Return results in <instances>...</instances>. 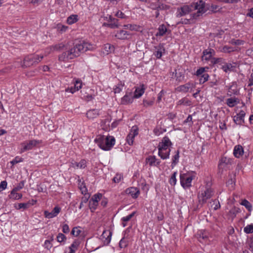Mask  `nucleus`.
I'll return each mask as SVG.
<instances>
[{
    "label": "nucleus",
    "instance_id": "obj_1",
    "mask_svg": "<svg viewBox=\"0 0 253 253\" xmlns=\"http://www.w3.org/2000/svg\"><path fill=\"white\" fill-rule=\"evenodd\" d=\"M95 44L88 42L83 41L80 42L69 50L63 52L59 56V60L63 62H68L69 60L79 56L81 53L87 50H93L96 48Z\"/></svg>",
    "mask_w": 253,
    "mask_h": 253
},
{
    "label": "nucleus",
    "instance_id": "obj_2",
    "mask_svg": "<svg viewBox=\"0 0 253 253\" xmlns=\"http://www.w3.org/2000/svg\"><path fill=\"white\" fill-rule=\"evenodd\" d=\"M172 143L167 136H165L158 146V155L163 160L169 159V157L170 149Z\"/></svg>",
    "mask_w": 253,
    "mask_h": 253
},
{
    "label": "nucleus",
    "instance_id": "obj_3",
    "mask_svg": "<svg viewBox=\"0 0 253 253\" xmlns=\"http://www.w3.org/2000/svg\"><path fill=\"white\" fill-rule=\"evenodd\" d=\"M94 141L101 149L108 151L115 145V139L112 136H105L99 135L96 136Z\"/></svg>",
    "mask_w": 253,
    "mask_h": 253
},
{
    "label": "nucleus",
    "instance_id": "obj_4",
    "mask_svg": "<svg viewBox=\"0 0 253 253\" xmlns=\"http://www.w3.org/2000/svg\"><path fill=\"white\" fill-rule=\"evenodd\" d=\"M213 190L210 187L202 186L198 194V202L201 205L205 204L208 199H210L213 195Z\"/></svg>",
    "mask_w": 253,
    "mask_h": 253
},
{
    "label": "nucleus",
    "instance_id": "obj_5",
    "mask_svg": "<svg viewBox=\"0 0 253 253\" xmlns=\"http://www.w3.org/2000/svg\"><path fill=\"white\" fill-rule=\"evenodd\" d=\"M195 173H184L180 175V182L181 186L184 189H188L191 186L193 179L195 178Z\"/></svg>",
    "mask_w": 253,
    "mask_h": 253
},
{
    "label": "nucleus",
    "instance_id": "obj_6",
    "mask_svg": "<svg viewBox=\"0 0 253 253\" xmlns=\"http://www.w3.org/2000/svg\"><path fill=\"white\" fill-rule=\"evenodd\" d=\"M43 55H29L24 58L22 66L28 67L37 64L43 59Z\"/></svg>",
    "mask_w": 253,
    "mask_h": 253
},
{
    "label": "nucleus",
    "instance_id": "obj_7",
    "mask_svg": "<svg viewBox=\"0 0 253 253\" xmlns=\"http://www.w3.org/2000/svg\"><path fill=\"white\" fill-rule=\"evenodd\" d=\"M42 143L41 140L33 139L26 141L21 144L22 147L20 150V153L31 150Z\"/></svg>",
    "mask_w": 253,
    "mask_h": 253
},
{
    "label": "nucleus",
    "instance_id": "obj_8",
    "mask_svg": "<svg viewBox=\"0 0 253 253\" xmlns=\"http://www.w3.org/2000/svg\"><path fill=\"white\" fill-rule=\"evenodd\" d=\"M212 62L217 63L225 72L228 73L234 70L235 66L230 63H226L222 58H219L217 59H213Z\"/></svg>",
    "mask_w": 253,
    "mask_h": 253
},
{
    "label": "nucleus",
    "instance_id": "obj_9",
    "mask_svg": "<svg viewBox=\"0 0 253 253\" xmlns=\"http://www.w3.org/2000/svg\"><path fill=\"white\" fill-rule=\"evenodd\" d=\"M203 55L202 57V61L207 63L210 62V64H216L212 62L213 59H217V58H215L213 57V56L215 55V51L213 49H207L203 51Z\"/></svg>",
    "mask_w": 253,
    "mask_h": 253
},
{
    "label": "nucleus",
    "instance_id": "obj_10",
    "mask_svg": "<svg viewBox=\"0 0 253 253\" xmlns=\"http://www.w3.org/2000/svg\"><path fill=\"white\" fill-rule=\"evenodd\" d=\"M194 5V8L197 10L196 14H192L194 18L200 16L207 11L208 8L206 6L205 2L202 0L195 3Z\"/></svg>",
    "mask_w": 253,
    "mask_h": 253
},
{
    "label": "nucleus",
    "instance_id": "obj_11",
    "mask_svg": "<svg viewBox=\"0 0 253 253\" xmlns=\"http://www.w3.org/2000/svg\"><path fill=\"white\" fill-rule=\"evenodd\" d=\"M192 6L184 5L177 9L176 16L177 17H180L188 14L192 10Z\"/></svg>",
    "mask_w": 253,
    "mask_h": 253
},
{
    "label": "nucleus",
    "instance_id": "obj_12",
    "mask_svg": "<svg viewBox=\"0 0 253 253\" xmlns=\"http://www.w3.org/2000/svg\"><path fill=\"white\" fill-rule=\"evenodd\" d=\"M102 194H96L94 195L89 202V207L91 211H94L97 206L98 202L101 200L102 197Z\"/></svg>",
    "mask_w": 253,
    "mask_h": 253
},
{
    "label": "nucleus",
    "instance_id": "obj_13",
    "mask_svg": "<svg viewBox=\"0 0 253 253\" xmlns=\"http://www.w3.org/2000/svg\"><path fill=\"white\" fill-rule=\"evenodd\" d=\"M138 134V130L136 127H133L130 130L129 134L126 137V141L127 143L131 145L133 144V139L135 136Z\"/></svg>",
    "mask_w": 253,
    "mask_h": 253
},
{
    "label": "nucleus",
    "instance_id": "obj_14",
    "mask_svg": "<svg viewBox=\"0 0 253 253\" xmlns=\"http://www.w3.org/2000/svg\"><path fill=\"white\" fill-rule=\"evenodd\" d=\"M245 116V112L241 110L236 115L234 116V122L237 124L241 125L244 123V117Z\"/></svg>",
    "mask_w": 253,
    "mask_h": 253
},
{
    "label": "nucleus",
    "instance_id": "obj_15",
    "mask_svg": "<svg viewBox=\"0 0 253 253\" xmlns=\"http://www.w3.org/2000/svg\"><path fill=\"white\" fill-rule=\"evenodd\" d=\"M61 208L58 206L54 207L53 210L51 211H44V215L45 217L48 218H51L56 216L60 212Z\"/></svg>",
    "mask_w": 253,
    "mask_h": 253
},
{
    "label": "nucleus",
    "instance_id": "obj_16",
    "mask_svg": "<svg viewBox=\"0 0 253 253\" xmlns=\"http://www.w3.org/2000/svg\"><path fill=\"white\" fill-rule=\"evenodd\" d=\"M126 193L128 195H130L133 198H137L140 192L138 189L136 187H130L126 190Z\"/></svg>",
    "mask_w": 253,
    "mask_h": 253
},
{
    "label": "nucleus",
    "instance_id": "obj_17",
    "mask_svg": "<svg viewBox=\"0 0 253 253\" xmlns=\"http://www.w3.org/2000/svg\"><path fill=\"white\" fill-rule=\"evenodd\" d=\"M106 19L108 21V23H104L103 25L104 26H108L111 28H115L118 27L117 23V20L113 18L111 16L106 17Z\"/></svg>",
    "mask_w": 253,
    "mask_h": 253
},
{
    "label": "nucleus",
    "instance_id": "obj_18",
    "mask_svg": "<svg viewBox=\"0 0 253 253\" xmlns=\"http://www.w3.org/2000/svg\"><path fill=\"white\" fill-rule=\"evenodd\" d=\"M165 51V47L162 44H160L158 46H155V51L154 55L158 59L160 58L163 53Z\"/></svg>",
    "mask_w": 253,
    "mask_h": 253
},
{
    "label": "nucleus",
    "instance_id": "obj_19",
    "mask_svg": "<svg viewBox=\"0 0 253 253\" xmlns=\"http://www.w3.org/2000/svg\"><path fill=\"white\" fill-rule=\"evenodd\" d=\"M133 96L131 92L126 93V95L121 98V103L123 105H127L133 102Z\"/></svg>",
    "mask_w": 253,
    "mask_h": 253
},
{
    "label": "nucleus",
    "instance_id": "obj_20",
    "mask_svg": "<svg viewBox=\"0 0 253 253\" xmlns=\"http://www.w3.org/2000/svg\"><path fill=\"white\" fill-rule=\"evenodd\" d=\"M244 154V149L242 146L240 145H236L233 150V155L237 158H240Z\"/></svg>",
    "mask_w": 253,
    "mask_h": 253
},
{
    "label": "nucleus",
    "instance_id": "obj_21",
    "mask_svg": "<svg viewBox=\"0 0 253 253\" xmlns=\"http://www.w3.org/2000/svg\"><path fill=\"white\" fill-rule=\"evenodd\" d=\"M100 110L96 109H91L86 113V116L89 119L97 118L100 115Z\"/></svg>",
    "mask_w": 253,
    "mask_h": 253
},
{
    "label": "nucleus",
    "instance_id": "obj_22",
    "mask_svg": "<svg viewBox=\"0 0 253 253\" xmlns=\"http://www.w3.org/2000/svg\"><path fill=\"white\" fill-rule=\"evenodd\" d=\"M194 87V84L192 83H187L185 84L180 85L177 88V90L179 92H188L190 89Z\"/></svg>",
    "mask_w": 253,
    "mask_h": 253
},
{
    "label": "nucleus",
    "instance_id": "obj_23",
    "mask_svg": "<svg viewBox=\"0 0 253 253\" xmlns=\"http://www.w3.org/2000/svg\"><path fill=\"white\" fill-rule=\"evenodd\" d=\"M82 83L81 80H77L75 83L74 87H71L67 89L66 90V91H69L72 93H74L76 91L79 90L80 89L82 88Z\"/></svg>",
    "mask_w": 253,
    "mask_h": 253
},
{
    "label": "nucleus",
    "instance_id": "obj_24",
    "mask_svg": "<svg viewBox=\"0 0 253 253\" xmlns=\"http://www.w3.org/2000/svg\"><path fill=\"white\" fill-rule=\"evenodd\" d=\"M199 241L202 243H208L209 238V233L206 231H201L199 234Z\"/></svg>",
    "mask_w": 253,
    "mask_h": 253
},
{
    "label": "nucleus",
    "instance_id": "obj_25",
    "mask_svg": "<svg viewBox=\"0 0 253 253\" xmlns=\"http://www.w3.org/2000/svg\"><path fill=\"white\" fill-rule=\"evenodd\" d=\"M145 89V88L143 84L137 87L134 91L133 97L138 98L141 97L144 93Z\"/></svg>",
    "mask_w": 253,
    "mask_h": 253
},
{
    "label": "nucleus",
    "instance_id": "obj_26",
    "mask_svg": "<svg viewBox=\"0 0 253 253\" xmlns=\"http://www.w3.org/2000/svg\"><path fill=\"white\" fill-rule=\"evenodd\" d=\"M115 36L119 39L125 40L128 38L130 36V34L127 31L124 30H121L117 32Z\"/></svg>",
    "mask_w": 253,
    "mask_h": 253
},
{
    "label": "nucleus",
    "instance_id": "obj_27",
    "mask_svg": "<svg viewBox=\"0 0 253 253\" xmlns=\"http://www.w3.org/2000/svg\"><path fill=\"white\" fill-rule=\"evenodd\" d=\"M71 167L74 169H84L86 167V162L84 160H82L79 163H72Z\"/></svg>",
    "mask_w": 253,
    "mask_h": 253
},
{
    "label": "nucleus",
    "instance_id": "obj_28",
    "mask_svg": "<svg viewBox=\"0 0 253 253\" xmlns=\"http://www.w3.org/2000/svg\"><path fill=\"white\" fill-rule=\"evenodd\" d=\"M115 47L113 45L107 43L104 44L103 48V53L104 54L108 55L114 51Z\"/></svg>",
    "mask_w": 253,
    "mask_h": 253
},
{
    "label": "nucleus",
    "instance_id": "obj_29",
    "mask_svg": "<svg viewBox=\"0 0 253 253\" xmlns=\"http://www.w3.org/2000/svg\"><path fill=\"white\" fill-rule=\"evenodd\" d=\"M167 31V28H166V26L165 25H164V24L161 25L159 26L158 29V32L156 33V36L157 37L163 36L166 34Z\"/></svg>",
    "mask_w": 253,
    "mask_h": 253
},
{
    "label": "nucleus",
    "instance_id": "obj_30",
    "mask_svg": "<svg viewBox=\"0 0 253 253\" xmlns=\"http://www.w3.org/2000/svg\"><path fill=\"white\" fill-rule=\"evenodd\" d=\"M53 235H52L50 237H49V239L46 240L44 241V244L43 245V247L45 249H47V250H50L53 246L52 242L53 241Z\"/></svg>",
    "mask_w": 253,
    "mask_h": 253
},
{
    "label": "nucleus",
    "instance_id": "obj_31",
    "mask_svg": "<svg viewBox=\"0 0 253 253\" xmlns=\"http://www.w3.org/2000/svg\"><path fill=\"white\" fill-rule=\"evenodd\" d=\"M239 102L236 98H229L226 100V104L230 107H233Z\"/></svg>",
    "mask_w": 253,
    "mask_h": 253
},
{
    "label": "nucleus",
    "instance_id": "obj_32",
    "mask_svg": "<svg viewBox=\"0 0 253 253\" xmlns=\"http://www.w3.org/2000/svg\"><path fill=\"white\" fill-rule=\"evenodd\" d=\"M162 6L159 0H151L150 2L149 6L153 9L161 8Z\"/></svg>",
    "mask_w": 253,
    "mask_h": 253
},
{
    "label": "nucleus",
    "instance_id": "obj_33",
    "mask_svg": "<svg viewBox=\"0 0 253 253\" xmlns=\"http://www.w3.org/2000/svg\"><path fill=\"white\" fill-rule=\"evenodd\" d=\"M16 190H15V189H13L9 195V198L10 199H13V200H18L20 199L22 197V195L20 193H17Z\"/></svg>",
    "mask_w": 253,
    "mask_h": 253
},
{
    "label": "nucleus",
    "instance_id": "obj_34",
    "mask_svg": "<svg viewBox=\"0 0 253 253\" xmlns=\"http://www.w3.org/2000/svg\"><path fill=\"white\" fill-rule=\"evenodd\" d=\"M135 212L134 211V212H132L131 214L126 216L123 217L122 218V219H121L122 221V224L123 227H125L126 226L127 222L129 221L130 220V219L135 215Z\"/></svg>",
    "mask_w": 253,
    "mask_h": 253
},
{
    "label": "nucleus",
    "instance_id": "obj_35",
    "mask_svg": "<svg viewBox=\"0 0 253 253\" xmlns=\"http://www.w3.org/2000/svg\"><path fill=\"white\" fill-rule=\"evenodd\" d=\"M179 152L178 150H177L175 152V155L172 158V163L171 166L172 167H174L179 161Z\"/></svg>",
    "mask_w": 253,
    "mask_h": 253
},
{
    "label": "nucleus",
    "instance_id": "obj_36",
    "mask_svg": "<svg viewBox=\"0 0 253 253\" xmlns=\"http://www.w3.org/2000/svg\"><path fill=\"white\" fill-rule=\"evenodd\" d=\"M237 49L232 46L225 45L221 49V51L224 53H230L231 52L237 50Z\"/></svg>",
    "mask_w": 253,
    "mask_h": 253
},
{
    "label": "nucleus",
    "instance_id": "obj_37",
    "mask_svg": "<svg viewBox=\"0 0 253 253\" xmlns=\"http://www.w3.org/2000/svg\"><path fill=\"white\" fill-rule=\"evenodd\" d=\"M78 21V16L77 15H72L68 17L67 23L71 25L76 23Z\"/></svg>",
    "mask_w": 253,
    "mask_h": 253
},
{
    "label": "nucleus",
    "instance_id": "obj_38",
    "mask_svg": "<svg viewBox=\"0 0 253 253\" xmlns=\"http://www.w3.org/2000/svg\"><path fill=\"white\" fill-rule=\"evenodd\" d=\"M156 158L154 156L148 157L146 159V163L150 166H155Z\"/></svg>",
    "mask_w": 253,
    "mask_h": 253
},
{
    "label": "nucleus",
    "instance_id": "obj_39",
    "mask_svg": "<svg viewBox=\"0 0 253 253\" xmlns=\"http://www.w3.org/2000/svg\"><path fill=\"white\" fill-rule=\"evenodd\" d=\"M185 105V106H190L191 105V102L186 98H183L182 99L179 100L177 103V105Z\"/></svg>",
    "mask_w": 253,
    "mask_h": 253
},
{
    "label": "nucleus",
    "instance_id": "obj_40",
    "mask_svg": "<svg viewBox=\"0 0 253 253\" xmlns=\"http://www.w3.org/2000/svg\"><path fill=\"white\" fill-rule=\"evenodd\" d=\"M232 162V159L226 157H223L220 160V165L223 164L225 165L231 164Z\"/></svg>",
    "mask_w": 253,
    "mask_h": 253
},
{
    "label": "nucleus",
    "instance_id": "obj_41",
    "mask_svg": "<svg viewBox=\"0 0 253 253\" xmlns=\"http://www.w3.org/2000/svg\"><path fill=\"white\" fill-rule=\"evenodd\" d=\"M79 245V243L77 241H74L69 247L70 253H75L76 251L77 250L78 247Z\"/></svg>",
    "mask_w": 253,
    "mask_h": 253
},
{
    "label": "nucleus",
    "instance_id": "obj_42",
    "mask_svg": "<svg viewBox=\"0 0 253 253\" xmlns=\"http://www.w3.org/2000/svg\"><path fill=\"white\" fill-rule=\"evenodd\" d=\"M177 175V172H174L171 175L169 180V183L172 186H174L176 184L177 180L176 178V176Z\"/></svg>",
    "mask_w": 253,
    "mask_h": 253
},
{
    "label": "nucleus",
    "instance_id": "obj_43",
    "mask_svg": "<svg viewBox=\"0 0 253 253\" xmlns=\"http://www.w3.org/2000/svg\"><path fill=\"white\" fill-rule=\"evenodd\" d=\"M244 231L246 234L253 233V224L247 225L244 228Z\"/></svg>",
    "mask_w": 253,
    "mask_h": 253
},
{
    "label": "nucleus",
    "instance_id": "obj_44",
    "mask_svg": "<svg viewBox=\"0 0 253 253\" xmlns=\"http://www.w3.org/2000/svg\"><path fill=\"white\" fill-rule=\"evenodd\" d=\"M126 29H129L131 31H137L139 27L136 25L127 24L124 26Z\"/></svg>",
    "mask_w": 253,
    "mask_h": 253
},
{
    "label": "nucleus",
    "instance_id": "obj_45",
    "mask_svg": "<svg viewBox=\"0 0 253 253\" xmlns=\"http://www.w3.org/2000/svg\"><path fill=\"white\" fill-rule=\"evenodd\" d=\"M57 241L59 243L65 242L66 240V236L62 233H59L56 237Z\"/></svg>",
    "mask_w": 253,
    "mask_h": 253
},
{
    "label": "nucleus",
    "instance_id": "obj_46",
    "mask_svg": "<svg viewBox=\"0 0 253 253\" xmlns=\"http://www.w3.org/2000/svg\"><path fill=\"white\" fill-rule=\"evenodd\" d=\"M81 232V230L80 229V227H75L72 229L71 231V234L74 236L77 237L80 235Z\"/></svg>",
    "mask_w": 253,
    "mask_h": 253
},
{
    "label": "nucleus",
    "instance_id": "obj_47",
    "mask_svg": "<svg viewBox=\"0 0 253 253\" xmlns=\"http://www.w3.org/2000/svg\"><path fill=\"white\" fill-rule=\"evenodd\" d=\"M209 78V76L207 73L204 74L200 77V78L199 79L200 83L204 84L208 80Z\"/></svg>",
    "mask_w": 253,
    "mask_h": 253
},
{
    "label": "nucleus",
    "instance_id": "obj_48",
    "mask_svg": "<svg viewBox=\"0 0 253 253\" xmlns=\"http://www.w3.org/2000/svg\"><path fill=\"white\" fill-rule=\"evenodd\" d=\"M241 205L245 206L249 211H251L252 208V206L250 203L246 200H244L241 202Z\"/></svg>",
    "mask_w": 253,
    "mask_h": 253
},
{
    "label": "nucleus",
    "instance_id": "obj_49",
    "mask_svg": "<svg viewBox=\"0 0 253 253\" xmlns=\"http://www.w3.org/2000/svg\"><path fill=\"white\" fill-rule=\"evenodd\" d=\"M235 183V180L234 175L232 177H231L227 182V184L230 188H233Z\"/></svg>",
    "mask_w": 253,
    "mask_h": 253
},
{
    "label": "nucleus",
    "instance_id": "obj_50",
    "mask_svg": "<svg viewBox=\"0 0 253 253\" xmlns=\"http://www.w3.org/2000/svg\"><path fill=\"white\" fill-rule=\"evenodd\" d=\"M154 102V99L152 100H143V104L144 106L147 107L153 105Z\"/></svg>",
    "mask_w": 253,
    "mask_h": 253
},
{
    "label": "nucleus",
    "instance_id": "obj_51",
    "mask_svg": "<svg viewBox=\"0 0 253 253\" xmlns=\"http://www.w3.org/2000/svg\"><path fill=\"white\" fill-rule=\"evenodd\" d=\"M28 207H29L28 203H20L17 205V206H15V208L17 210H20L21 209H26L28 208Z\"/></svg>",
    "mask_w": 253,
    "mask_h": 253
},
{
    "label": "nucleus",
    "instance_id": "obj_52",
    "mask_svg": "<svg viewBox=\"0 0 253 253\" xmlns=\"http://www.w3.org/2000/svg\"><path fill=\"white\" fill-rule=\"evenodd\" d=\"M119 245L121 248L126 247L127 245V240L124 238H122L120 241Z\"/></svg>",
    "mask_w": 253,
    "mask_h": 253
},
{
    "label": "nucleus",
    "instance_id": "obj_53",
    "mask_svg": "<svg viewBox=\"0 0 253 253\" xmlns=\"http://www.w3.org/2000/svg\"><path fill=\"white\" fill-rule=\"evenodd\" d=\"M59 48V47L58 46V45H55L54 46H51L47 48L45 51L46 55L49 54L51 51L58 50Z\"/></svg>",
    "mask_w": 253,
    "mask_h": 253
},
{
    "label": "nucleus",
    "instance_id": "obj_54",
    "mask_svg": "<svg viewBox=\"0 0 253 253\" xmlns=\"http://www.w3.org/2000/svg\"><path fill=\"white\" fill-rule=\"evenodd\" d=\"M23 160V158H22L21 157L17 156L12 161H11L10 163L13 165H14L16 164L19 163V162H22Z\"/></svg>",
    "mask_w": 253,
    "mask_h": 253
},
{
    "label": "nucleus",
    "instance_id": "obj_55",
    "mask_svg": "<svg viewBox=\"0 0 253 253\" xmlns=\"http://www.w3.org/2000/svg\"><path fill=\"white\" fill-rule=\"evenodd\" d=\"M57 28L58 31L61 32H65L68 28V27L67 26L61 25V24L57 25Z\"/></svg>",
    "mask_w": 253,
    "mask_h": 253
},
{
    "label": "nucleus",
    "instance_id": "obj_56",
    "mask_svg": "<svg viewBox=\"0 0 253 253\" xmlns=\"http://www.w3.org/2000/svg\"><path fill=\"white\" fill-rule=\"evenodd\" d=\"M205 72V68L201 67V68H199L198 70H197V71H196V75L197 76L201 77L202 75L205 74L204 73Z\"/></svg>",
    "mask_w": 253,
    "mask_h": 253
},
{
    "label": "nucleus",
    "instance_id": "obj_57",
    "mask_svg": "<svg viewBox=\"0 0 253 253\" xmlns=\"http://www.w3.org/2000/svg\"><path fill=\"white\" fill-rule=\"evenodd\" d=\"M7 182L5 180L2 181L0 183V192L5 190L7 187Z\"/></svg>",
    "mask_w": 253,
    "mask_h": 253
},
{
    "label": "nucleus",
    "instance_id": "obj_58",
    "mask_svg": "<svg viewBox=\"0 0 253 253\" xmlns=\"http://www.w3.org/2000/svg\"><path fill=\"white\" fill-rule=\"evenodd\" d=\"M24 186V181L20 182L14 188L15 190L19 191L20 189H22Z\"/></svg>",
    "mask_w": 253,
    "mask_h": 253
},
{
    "label": "nucleus",
    "instance_id": "obj_59",
    "mask_svg": "<svg viewBox=\"0 0 253 253\" xmlns=\"http://www.w3.org/2000/svg\"><path fill=\"white\" fill-rule=\"evenodd\" d=\"M231 43L232 44H234L235 45H240L243 44L245 43V42L242 40H237L232 41Z\"/></svg>",
    "mask_w": 253,
    "mask_h": 253
},
{
    "label": "nucleus",
    "instance_id": "obj_60",
    "mask_svg": "<svg viewBox=\"0 0 253 253\" xmlns=\"http://www.w3.org/2000/svg\"><path fill=\"white\" fill-rule=\"evenodd\" d=\"M122 177L121 174H116L113 178V181L115 183H119L122 179Z\"/></svg>",
    "mask_w": 253,
    "mask_h": 253
},
{
    "label": "nucleus",
    "instance_id": "obj_61",
    "mask_svg": "<svg viewBox=\"0 0 253 253\" xmlns=\"http://www.w3.org/2000/svg\"><path fill=\"white\" fill-rule=\"evenodd\" d=\"M69 231H70L69 227L67 224H65L63 225L62 231L63 233H68L69 232Z\"/></svg>",
    "mask_w": 253,
    "mask_h": 253
},
{
    "label": "nucleus",
    "instance_id": "obj_62",
    "mask_svg": "<svg viewBox=\"0 0 253 253\" xmlns=\"http://www.w3.org/2000/svg\"><path fill=\"white\" fill-rule=\"evenodd\" d=\"M123 85L121 84L118 86H116V87L114 89L115 93H120L123 89Z\"/></svg>",
    "mask_w": 253,
    "mask_h": 253
},
{
    "label": "nucleus",
    "instance_id": "obj_63",
    "mask_svg": "<svg viewBox=\"0 0 253 253\" xmlns=\"http://www.w3.org/2000/svg\"><path fill=\"white\" fill-rule=\"evenodd\" d=\"M219 9V8L218 5H213V4L211 5V8H210V10L213 12H215L218 11Z\"/></svg>",
    "mask_w": 253,
    "mask_h": 253
},
{
    "label": "nucleus",
    "instance_id": "obj_64",
    "mask_svg": "<svg viewBox=\"0 0 253 253\" xmlns=\"http://www.w3.org/2000/svg\"><path fill=\"white\" fill-rule=\"evenodd\" d=\"M179 23L183 24H189L191 23V21L190 19L182 18Z\"/></svg>",
    "mask_w": 253,
    "mask_h": 253
}]
</instances>
